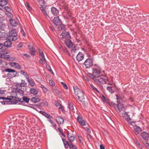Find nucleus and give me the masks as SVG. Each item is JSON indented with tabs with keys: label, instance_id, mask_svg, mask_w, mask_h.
<instances>
[{
	"label": "nucleus",
	"instance_id": "aec40b11",
	"mask_svg": "<svg viewBox=\"0 0 149 149\" xmlns=\"http://www.w3.org/2000/svg\"><path fill=\"white\" fill-rule=\"evenodd\" d=\"M39 112L46 118H48L49 119L53 118L52 116H51L48 113H47L45 111H40Z\"/></svg>",
	"mask_w": 149,
	"mask_h": 149
},
{
	"label": "nucleus",
	"instance_id": "c756f323",
	"mask_svg": "<svg viewBox=\"0 0 149 149\" xmlns=\"http://www.w3.org/2000/svg\"><path fill=\"white\" fill-rule=\"evenodd\" d=\"M122 62L123 63V64H122V66L124 68H127V65L128 64V61L126 59V60H122Z\"/></svg>",
	"mask_w": 149,
	"mask_h": 149
},
{
	"label": "nucleus",
	"instance_id": "603ef678",
	"mask_svg": "<svg viewBox=\"0 0 149 149\" xmlns=\"http://www.w3.org/2000/svg\"><path fill=\"white\" fill-rule=\"evenodd\" d=\"M19 75V72L16 71L14 73H13L12 77L18 76Z\"/></svg>",
	"mask_w": 149,
	"mask_h": 149
},
{
	"label": "nucleus",
	"instance_id": "5701e85b",
	"mask_svg": "<svg viewBox=\"0 0 149 149\" xmlns=\"http://www.w3.org/2000/svg\"><path fill=\"white\" fill-rule=\"evenodd\" d=\"M11 41H12L9 40L8 39V40L5 41L3 44L5 47H11L12 45V42Z\"/></svg>",
	"mask_w": 149,
	"mask_h": 149
},
{
	"label": "nucleus",
	"instance_id": "9b49d317",
	"mask_svg": "<svg viewBox=\"0 0 149 149\" xmlns=\"http://www.w3.org/2000/svg\"><path fill=\"white\" fill-rule=\"evenodd\" d=\"M102 76L103 77V78H102L101 77L99 76L98 78V84L100 83L101 84H104L106 83V78H107V76L106 75H102ZM106 80H108V79H106Z\"/></svg>",
	"mask_w": 149,
	"mask_h": 149
},
{
	"label": "nucleus",
	"instance_id": "a878e982",
	"mask_svg": "<svg viewBox=\"0 0 149 149\" xmlns=\"http://www.w3.org/2000/svg\"><path fill=\"white\" fill-rule=\"evenodd\" d=\"M56 120L59 124L63 123L64 122L63 119L60 116H57L56 118Z\"/></svg>",
	"mask_w": 149,
	"mask_h": 149
},
{
	"label": "nucleus",
	"instance_id": "774afa93",
	"mask_svg": "<svg viewBox=\"0 0 149 149\" xmlns=\"http://www.w3.org/2000/svg\"><path fill=\"white\" fill-rule=\"evenodd\" d=\"M23 44L21 43H19L18 44L17 46L20 48L23 47Z\"/></svg>",
	"mask_w": 149,
	"mask_h": 149
},
{
	"label": "nucleus",
	"instance_id": "dca6fc26",
	"mask_svg": "<svg viewBox=\"0 0 149 149\" xmlns=\"http://www.w3.org/2000/svg\"><path fill=\"white\" fill-rule=\"evenodd\" d=\"M128 52L127 49L125 48H123L122 49V54H123V56H122V58H123L126 59L127 58L128 54H127Z\"/></svg>",
	"mask_w": 149,
	"mask_h": 149
},
{
	"label": "nucleus",
	"instance_id": "39448f33",
	"mask_svg": "<svg viewBox=\"0 0 149 149\" xmlns=\"http://www.w3.org/2000/svg\"><path fill=\"white\" fill-rule=\"evenodd\" d=\"M93 60L94 58L92 57L88 58L86 60L84 63V65L86 69H89L93 66Z\"/></svg>",
	"mask_w": 149,
	"mask_h": 149
},
{
	"label": "nucleus",
	"instance_id": "20e7f679",
	"mask_svg": "<svg viewBox=\"0 0 149 149\" xmlns=\"http://www.w3.org/2000/svg\"><path fill=\"white\" fill-rule=\"evenodd\" d=\"M141 23V25L139 26V28H142V26L144 29V31L148 32L149 31V20H148L144 19Z\"/></svg>",
	"mask_w": 149,
	"mask_h": 149
},
{
	"label": "nucleus",
	"instance_id": "13d9d810",
	"mask_svg": "<svg viewBox=\"0 0 149 149\" xmlns=\"http://www.w3.org/2000/svg\"><path fill=\"white\" fill-rule=\"evenodd\" d=\"M15 68L18 70H20L21 69V66L17 63H16V65H15Z\"/></svg>",
	"mask_w": 149,
	"mask_h": 149
},
{
	"label": "nucleus",
	"instance_id": "1a4fd4ad",
	"mask_svg": "<svg viewBox=\"0 0 149 149\" xmlns=\"http://www.w3.org/2000/svg\"><path fill=\"white\" fill-rule=\"evenodd\" d=\"M3 53L1 55V58L6 59L8 60H9L10 61H13L15 58H12V59H10V56L8 55H6V54L8 53L7 51H3Z\"/></svg>",
	"mask_w": 149,
	"mask_h": 149
},
{
	"label": "nucleus",
	"instance_id": "4d7b16f0",
	"mask_svg": "<svg viewBox=\"0 0 149 149\" xmlns=\"http://www.w3.org/2000/svg\"><path fill=\"white\" fill-rule=\"evenodd\" d=\"M5 49L4 44L3 43H0V49L4 50Z\"/></svg>",
	"mask_w": 149,
	"mask_h": 149
},
{
	"label": "nucleus",
	"instance_id": "423d86ee",
	"mask_svg": "<svg viewBox=\"0 0 149 149\" xmlns=\"http://www.w3.org/2000/svg\"><path fill=\"white\" fill-rule=\"evenodd\" d=\"M128 9L127 8V6L125 4L122 5V18L124 20L125 18H127V15L126 14V12H127Z\"/></svg>",
	"mask_w": 149,
	"mask_h": 149
},
{
	"label": "nucleus",
	"instance_id": "2f4dec72",
	"mask_svg": "<svg viewBox=\"0 0 149 149\" xmlns=\"http://www.w3.org/2000/svg\"><path fill=\"white\" fill-rule=\"evenodd\" d=\"M5 71L6 72H8L9 73H14V72H16V70H15L9 68H6L5 70Z\"/></svg>",
	"mask_w": 149,
	"mask_h": 149
},
{
	"label": "nucleus",
	"instance_id": "052dcab7",
	"mask_svg": "<svg viewBox=\"0 0 149 149\" xmlns=\"http://www.w3.org/2000/svg\"><path fill=\"white\" fill-rule=\"evenodd\" d=\"M4 9L8 12H9V11H10L11 10L10 8L7 6L5 7Z\"/></svg>",
	"mask_w": 149,
	"mask_h": 149
},
{
	"label": "nucleus",
	"instance_id": "0eeeda50",
	"mask_svg": "<svg viewBox=\"0 0 149 149\" xmlns=\"http://www.w3.org/2000/svg\"><path fill=\"white\" fill-rule=\"evenodd\" d=\"M22 99L23 100H21V99L17 97V100L18 104L23 105L24 102L28 103L30 100L29 98L25 96L23 97Z\"/></svg>",
	"mask_w": 149,
	"mask_h": 149
},
{
	"label": "nucleus",
	"instance_id": "b1692460",
	"mask_svg": "<svg viewBox=\"0 0 149 149\" xmlns=\"http://www.w3.org/2000/svg\"><path fill=\"white\" fill-rule=\"evenodd\" d=\"M22 82L21 83H16V85L17 86L20 87H25L27 85L26 83L25 82V81L23 80H21Z\"/></svg>",
	"mask_w": 149,
	"mask_h": 149
},
{
	"label": "nucleus",
	"instance_id": "6ab92c4d",
	"mask_svg": "<svg viewBox=\"0 0 149 149\" xmlns=\"http://www.w3.org/2000/svg\"><path fill=\"white\" fill-rule=\"evenodd\" d=\"M65 43L66 45L69 48H71L73 46V43L70 39L65 40Z\"/></svg>",
	"mask_w": 149,
	"mask_h": 149
},
{
	"label": "nucleus",
	"instance_id": "7ed1b4c3",
	"mask_svg": "<svg viewBox=\"0 0 149 149\" xmlns=\"http://www.w3.org/2000/svg\"><path fill=\"white\" fill-rule=\"evenodd\" d=\"M73 88L74 94L76 96V98L79 101L84 99V93L82 91L80 90L77 86H73Z\"/></svg>",
	"mask_w": 149,
	"mask_h": 149
},
{
	"label": "nucleus",
	"instance_id": "864d4df0",
	"mask_svg": "<svg viewBox=\"0 0 149 149\" xmlns=\"http://www.w3.org/2000/svg\"><path fill=\"white\" fill-rule=\"evenodd\" d=\"M68 107L70 110H72L73 109V105L71 103H69L68 104Z\"/></svg>",
	"mask_w": 149,
	"mask_h": 149
},
{
	"label": "nucleus",
	"instance_id": "a211bd4d",
	"mask_svg": "<svg viewBox=\"0 0 149 149\" xmlns=\"http://www.w3.org/2000/svg\"><path fill=\"white\" fill-rule=\"evenodd\" d=\"M84 55L81 52H79L76 56L77 60L79 61L83 60L84 58Z\"/></svg>",
	"mask_w": 149,
	"mask_h": 149
},
{
	"label": "nucleus",
	"instance_id": "e2e57ef3",
	"mask_svg": "<svg viewBox=\"0 0 149 149\" xmlns=\"http://www.w3.org/2000/svg\"><path fill=\"white\" fill-rule=\"evenodd\" d=\"M18 92L20 94H21L23 95L24 94V91L22 90L19 89L18 91Z\"/></svg>",
	"mask_w": 149,
	"mask_h": 149
},
{
	"label": "nucleus",
	"instance_id": "8fccbe9b",
	"mask_svg": "<svg viewBox=\"0 0 149 149\" xmlns=\"http://www.w3.org/2000/svg\"><path fill=\"white\" fill-rule=\"evenodd\" d=\"M79 123L81 125L84 126L86 125V121L84 120H81V121L80 122H79Z\"/></svg>",
	"mask_w": 149,
	"mask_h": 149
},
{
	"label": "nucleus",
	"instance_id": "338daca9",
	"mask_svg": "<svg viewBox=\"0 0 149 149\" xmlns=\"http://www.w3.org/2000/svg\"><path fill=\"white\" fill-rule=\"evenodd\" d=\"M102 99L103 102H105L107 101V99L105 97L104 95H102Z\"/></svg>",
	"mask_w": 149,
	"mask_h": 149
},
{
	"label": "nucleus",
	"instance_id": "4468645a",
	"mask_svg": "<svg viewBox=\"0 0 149 149\" xmlns=\"http://www.w3.org/2000/svg\"><path fill=\"white\" fill-rule=\"evenodd\" d=\"M100 71L97 69L96 68H93L92 69V74L95 77H98L100 76Z\"/></svg>",
	"mask_w": 149,
	"mask_h": 149
},
{
	"label": "nucleus",
	"instance_id": "5fc2aeb1",
	"mask_svg": "<svg viewBox=\"0 0 149 149\" xmlns=\"http://www.w3.org/2000/svg\"><path fill=\"white\" fill-rule=\"evenodd\" d=\"M41 9L42 10V11L43 13L46 16H47V13L46 12V10H45V9H44L42 7V8H41Z\"/></svg>",
	"mask_w": 149,
	"mask_h": 149
},
{
	"label": "nucleus",
	"instance_id": "49530a36",
	"mask_svg": "<svg viewBox=\"0 0 149 149\" xmlns=\"http://www.w3.org/2000/svg\"><path fill=\"white\" fill-rule=\"evenodd\" d=\"M51 119H49V121L51 123L52 126H53L54 127H55L56 126V125L53 121L51 120Z\"/></svg>",
	"mask_w": 149,
	"mask_h": 149
},
{
	"label": "nucleus",
	"instance_id": "c85d7f7f",
	"mask_svg": "<svg viewBox=\"0 0 149 149\" xmlns=\"http://www.w3.org/2000/svg\"><path fill=\"white\" fill-rule=\"evenodd\" d=\"M30 100L34 103H36L39 102L40 100L38 97H33Z\"/></svg>",
	"mask_w": 149,
	"mask_h": 149
},
{
	"label": "nucleus",
	"instance_id": "412c9836",
	"mask_svg": "<svg viewBox=\"0 0 149 149\" xmlns=\"http://www.w3.org/2000/svg\"><path fill=\"white\" fill-rule=\"evenodd\" d=\"M9 22L10 24L13 26H16L18 25L17 22L13 18L10 19Z\"/></svg>",
	"mask_w": 149,
	"mask_h": 149
},
{
	"label": "nucleus",
	"instance_id": "f3484780",
	"mask_svg": "<svg viewBox=\"0 0 149 149\" xmlns=\"http://www.w3.org/2000/svg\"><path fill=\"white\" fill-rule=\"evenodd\" d=\"M122 114V116L127 121H128L130 120L131 118L130 116L128 115L127 112L125 111L124 113H123Z\"/></svg>",
	"mask_w": 149,
	"mask_h": 149
},
{
	"label": "nucleus",
	"instance_id": "2eb2a0df",
	"mask_svg": "<svg viewBox=\"0 0 149 149\" xmlns=\"http://www.w3.org/2000/svg\"><path fill=\"white\" fill-rule=\"evenodd\" d=\"M28 47L29 48V49L30 51V53L33 56H35L36 55V51L33 47L31 45H30V44H29Z\"/></svg>",
	"mask_w": 149,
	"mask_h": 149
},
{
	"label": "nucleus",
	"instance_id": "f704fd0d",
	"mask_svg": "<svg viewBox=\"0 0 149 149\" xmlns=\"http://www.w3.org/2000/svg\"><path fill=\"white\" fill-rule=\"evenodd\" d=\"M6 141L3 139V140L1 147L3 148H5L6 147Z\"/></svg>",
	"mask_w": 149,
	"mask_h": 149
},
{
	"label": "nucleus",
	"instance_id": "473e14b6",
	"mask_svg": "<svg viewBox=\"0 0 149 149\" xmlns=\"http://www.w3.org/2000/svg\"><path fill=\"white\" fill-rule=\"evenodd\" d=\"M70 142V143H72L73 142L75 139V136L74 135L70 136L68 138Z\"/></svg>",
	"mask_w": 149,
	"mask_h": 149
},
{
	"label": "nucleus",
	"instance_id": "4be33fe9",
	"mask_svg": "<svg viewBox=\"0 0 149 149\" xmlns=\"http://www.w3.org/2000/svg\"><path fill=\"white\" fill-rule=\"evenodd\" d=\"M51 11L53 14L55 15H57L59 13V11L55 7H52L51 9Z\"/></svg>",
	"mask_w": 149,
	"mask_h": 149
},
{
	"label": "nucleus",
	"instance_id": "69168bd1",
	"mask_svg": "<svg viewBox=\"0 0 149 149\" xmlns=\"http://www.w3.org/2000/svg\"><path fill=\"white\" fill-rule=\"evenodd\" d=\"M55 104L57 107H58L60 105V103L57 100H55Z\"/></svg>",
	"mask_w": 149,
	"mask_h": 149
},
{
	"label": "nucleus",
	"instance_id": "c9c22d12",
	"mask_svg": "<svg viewBox=\"0 0 149 149\" xmlns=\"http://www.w3.org/2000/svg\"><path fill=\"white\" fill-rule=\"evenodd\" d=\"M28 81L29 82L30 85L32 86H33L35 85V83L31 79H28Z\"/></svg>",
	"mask_w": 149,
	"mask_h": 149
},
{
	"label": "nucleus",
	"instance_id": "680f3d73",
	"mask_svg": "<svg viewBox=\"0 0 149 149\" xmlns=\"http://www.w3.org/2000/svg\"><path fill=\"white\" fill-rule=\"evenodd\" d=\"M46 67L48 71L50 72H52V70L51 69V68L49 65H46Z\"/></svg>",
	"mask_w": 149,
	"mask_h": 149
},
{
	"label": "nucleus",
	"instance_id": "c03bdc74",
	"mask_svg": "<svg viewBox=\"0 0 149 149\" xmlns=\"http://www.w3.org/2000/svg\"><path fill=\"white\" fill-rule=\"evenodd\" d=\"M73 146V144L72 143H68V145L66 146V147H65V148H67L68 147H69V148L70 149H71L72 148V146Z\"/></svg>",
	"mask_w": 149,
	"mask_h": 149
},
{
	"label": "nucleus",
	"instance_id": "de8ad7c7",
	"mask_svg": "<svg viewBox=\"0 0 149 149\" xmlns=\"http://www.w3.org/2000/svg\"><path fill=\"white\" fill-rule=\"evenodd\" d=\"M127 107V105H125L123 103H122V111H125V109Z\"/></svg>",
	"mask_w": 149,
	"mask_h": 149
},
{
	"label": "nucleus",
	"instance_id": "79ce46f5",
	"mask_svg": "<svg viewBox=\"0 0 149 149\" xmlns=\"http://www.w3.org/2000/svg\"><path fill=\"white\" fill-rule=\"evenodd\" d=\"M26 7L27 9L29 10V11H31L32 10V8L31 7L29 6V3L27 2L26 3Z\"/></svg>",
	"mask_w": 149,
	"mask_h": 149
},
{
	"label": "nucleus",
	"instance_id": "ea45409f",
	"mask_svg": "<svg viewBox=\"0 0 149 149\" xmlns=\"http://www.w3.org/2000/svg\"><path fill=\"white\" fill-rule=\"evenodd\" d=\"M77 121L78 122H80L82 120H83L84 119H83L82 116H80V115H78L77 117Z\"/></svg>",
	"mask_w": 149,
	"mask_h": 149
},
{
	"label": "nucleus",
	"instance_id": "bf43d9fd",
	"mask_svg": "<svg viewBox=\"0 0 149 149\" xmlns=\"http://www.w3.org/2000/svg\"><path fill=\"white\" fill-rule=\"evenodd\" d=\"M49 84L52 86H54V85L55 84L54 81L52 80H50L49 81Z\"/></svg>",
	"mask_w": 149,
	"mask_h": 149
},
{
	"label": "nucleus",
	"instance_id": "37998d69",
	"mask_svg": "<svg viewBox=\"0 0 149 149\" xmlns=\"http://www.w3.org/2000/svg\"><path fill=\"white\" fill-rule=\"evenodd\" d=\"M62 140L63 143L65 147H66V146L68 145V143L69 142L68 141H66V140L64 138H62Z\"/></svg>",
	"mask_w": 149,
	"mask_h": 149
},
{
	"label": "nucleus",
	"instance_id": "f257e3e1",
	"mask_svg": "<svg viewBox=\"0 0 149 149\" xmlns=\"http://www.w3.org/2000/svg\"><path fill=\"white\" fill-rule=\"evenodd\" d=\"M0 36H1V38H5L6 36H8L7 39L9 40H10L12 41L16 40L18 38L17 31L15 29H13L10 31L8 35L4 32L1 33H0Z\"/></svg>",
	"mask_w": 149,
	"mask_h": 149
},
{
	"label": "nucleus",
	"instance_id": "393cba45",
	"mask_svg": "<svg viewBox=\"0 0 149 149\" xmlns=\"http://www.w3.org/2000/svg\"><path fill=\"white\" fill-rule=\"evenodd\" d=\"M17 103V99H14L13 100L6 101V103L7 104H16Z\"/></svg>",
	"mask_w": 149,
	"mask_h": 149
},
{
	"label": "nucleus",
	"instance_id": "6e6d98bb",
	"mask_svg": "<svg viewBox=\"0 0 149 149\" xmlns=\"http://www.w3.org/2000/svg\"><path fill=\"white\" fill-rule=\"evenodd\" d=\"M124 27L125 28H123L124 29H123L122 28V30L124 31H125V32H126L127 31V30L129 29V27L127 25H124Z\"/></svg>",
	"mask_w": 149,
	"mask_h": 149
},
{
	"label": "nucleus",
	"instance_id": "a18cd8bd",
	"mask_svg": "<svg viewBox=\"0 0 149 149\" xmlns=\"http://www.w3.org/2000/svg\"><path fill=\"white\" fill-rule=\"evenodd\" d=\"M107 89L111 93H114V91H113L111 87L107 86Z\"/></svg>",
	"mask_w": 149,
	"mask_h": 149
},
{
	"label": "nucleus",
	"instance_id": "9d476101",
	"mask_svg": "<svg viewBox=\"0 0 149 149\" xmlns=\"http://www.w3.org/2000/svg\"><path fill=\"white\" fill-rule=\"evenodd\" d=\"M141 136L143 139L146 141H148L149 133L143 131L141 133Z\"/></svg>",
	"mask_w": 149,
	"mask_h": 149
},
{
	"label": "nucleus",
	"instance_id": "a19ab883",
	"mask_svg": "<svg viewBox=\"0 0 149 149\" xmlns=\"http://www.w3.org/2000/svg\"><path fill=\"white\" fill-rule=\"evenodd\" d=\"M77 121L78 122H80L82 120H83L84 119H83L82 116H80V115H78L77 117Z\"/></svg>",
	"mask_w": 149,
	"mask_h": 149
},
{
	"label": "nucleus",
	"instance_id": "72a5a7b5",
	"mask_svg": "<svg viewBox=\"0 0 149 149\" xmlns=\"http://www.w3.org/2000/svg\"><path fill=\"white\" fill-rule=\"evenodd\" d=\"M6 100H13L14 99H17V97L14 96H8L7 97H6Z\"/></svg>",
	"mask_w": 149,
	"mask_h": 149
},
{
	"label": "nucleus",
	"instance_id": "cd10ccee",
	"mask_svg": "<svg viewBox=\"0 0 149 149\" xmlns=\"http://www.w3.org/2000/svg\"><path fill=\"white\" fill-rule=\"evenodd\" d=\"M82 102V104H84L85 107H87L88 104V100L87 98L85 99L84 98V99H82L79 101Z\"/></svg>",
	"mask_w": 149,
	"mask_h": 149
},
{
	"label": "nucleus",
	"instance_id": "58836bf2",
	"mask_svg": "<svg viewBox=\"0 0 149 149\" xmlns=\"http://www.w3.org/2000/svg\"><path fill=\"white\" fill-rule=\"evenodd\" d=\"M6 14L7 16L10 19L12 18V17L13 16V15L10 12H8L7 13H6Z\"/></svg>",
	"mask_w": 149,
	"mask_h": 149
},
{
	"label": "nucleus",
	"instance_id": "3c124183",
	"mask_svg": "<svg viewBox=\"0 0 149 149\" xmlns=\"http://www.w3.org/2000/svg\"><path fill=\"white\" fill-rule=\"evenodd\" d=\"M98 77H95V76H93L91 79H92L94 81H96L97 83H98Z\"/></svg>",
	"mask_w": 149,
	"mask_h": 149
},
{
	"label": "nucleus",
	"instance_id": "7c9ffc66",
	"mask_svg": "<svg viewBox=\"0 0 149 149\" xmlns=\"http://www.w3.org/2000/svg\"><path fill=\"white\" fill-rule=\"evenodd\" d=\"M7 3V1L6 0H0V6L3 7L6 5Z\"/></svg>",
	"mask_w": 149,
	"mask_h": 149
},
{
	"label": "nucleus",
	"instance_id": "ddd939ff",
	"mask_svg": "<svg viewBox=\"0 0 149 149\" xmlns=\"http://www.w3.org/2000/svg\"><path fill=\"white\" fill-rule=\"evenodd\" d=\"M142 131V130L141 127L135 125L134 127V132L136 135H139V133Z\"/></svg>",
	"mask_w": 149,
	"mask_h": 149
},
{
	"label": "nucleus",
	"instance_id": "e433bc0d",
	"mask_svg": "<svg viewBox=\"0 0 149 149\" xmlns=\"http://www.w3.org/2000/svg\"><path fill=\"white\" fill-rule=\"evenodd\" d=\"M40 87L42 88L43 92L45 93H46L47 91V89L45 88L43 85L41 84L40 86Z\"/></svg>",
	"mask_w": 149,
	"mask_h": 149
},
{
	"label": "nucleus",
	"instance_id": "bb28decb",
	"mask_svg": "<svg viewBox=\"0 0 149 149\" xmlns=\"http://www.w3.org/2000/svg\"><path fill=\"white\" fill-rule=\"evenodd\" d=\"M30 93L31 94L34 95H36L38 93V90L33 88H31L30 89Z\"/></svg>",
	"mask_w": 149,
	"mask_h": 149
},
{
	"label": "nucleus",
	"instance_id": "09e8293b",
	"mask_svg": "<svg viewBox=\"0 0 149 149\" xmlns=\"http://www.w3.org/2000/svg\"><path fill=\"white\" fill-rule=\"evenodd\" d=\"M61 84H62V85L63 86L64 88L66 90H67L68 89V87L67 86V85L65 83H64L63 82H61Z\"/></svg>",
	"mask_w": 149,
	"mask_h": 149
},
{
	"label": "nucleus",
	"instance_id": "4c0bfd02",
	"mask_svg": "<svg viewBox=\"0 0 149 149\" xmlns=\"http://www.w3.org/2000/svg\"><path fill=\"white\" fill-rule=\"evenodd\" d=\"M90 86L94 91H96L98 93H100L99 91L92 84H90Z\"/></svg>",
	"mask_w": 149,
	"mask_h": 149
},
{
	"label": "nucleus",
	"instance_id": "f8f14e48",
	"mask_svg": "<svg viewBox=\"0 0 149 149\" xmlns=\"http://www.w3.org/2000/svg\"><path fill=\"white\" fill-rule=\"evenodd\" d=\"M53 23L57 26H59L61 24L62 22L59 19V17L57 16L55 17L53 20Z\"/></svg>",
	"mask_w": 149,
	"mask_h": 149
},
{
	"label": "nucleus",
	"instance_id": "6e6552de",
	"mask_svg": "<svg viewBox=\"0 0 149 149\" xmlns=\"http://www.w3.org/2000/svg\"><path fill=\"white\" fill-rule=\"evenodd\" d=\"M61 35L63 38L65 39V40L71 38V37L69 32L66 30H64L61 33Z\"/></svg>",
	"mask_w": 149,
	"mask_h": 149
},
{
	"label": "nucleus",
	"instance_id": "0e129e2a",
	"mask_svg": "<svg viewBox=\"0 0 149 149\" xmlns=\"http://www.w3.org/2000/svg\"><path fill=\"white\" fill-rule=\"evenodd\" d=\"M9 65L12 67H15V65H16V63L15 62H11L10 63Z\"/></svg>",
	"mask_w": 149,
	"mask_h": 149
},
{
	"label": "nucleus",
	"instance_id": "f03ea898",
	"mask_svg": "<svg viewBox=\"0 0 149 149\" xmlns=\"http://www.w3.org/2000/svg\"><path fill=\"white\" fill-rule=\"evenodd\" d=\"M116 96L117 102L118 103L117 104L113 102L110 103L107 100L105 102L111 106H113L117 112L118 113H120L121 111V97L120 96H118V95H116Z\"/></svg>",
	"mask_w": 149,
	"mask_h": 149
}]
</instances>
